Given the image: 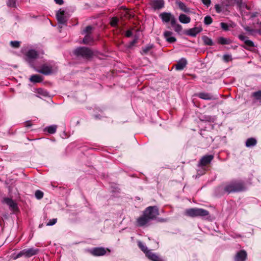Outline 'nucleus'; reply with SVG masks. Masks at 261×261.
I'll use <instances>...</instances> for the list:
<instances>
[{"label": "nucleus", "mask_w": 261, "mask_h": 261, "mask_svg": "<svg viewBox=\"0 0 261 261\" xmlns=\"http://www.w3.org/2000/svg\"><path fill=\"white\" fill-rule=\"evenodd\" d=\"M36 70L43 74L49 75L55 73L58 70V67L55 64L45 63L39 66Z\"/></svg>", "instance_id": "nucleus-1"}, {"label": "nucleus", "mask_w": 261, "mask_h": 261, "mask_svg": "<svg viewBox=\"0 0 261 261\" xmlns=\"http://www.w3.org/2000/svg\"><path fill=\"white\" fill-rule=\"evenodd\" d=\"M245 189L243 184L241 181H233L228 183L225 187L224 190L228 193L238 192Z\"/></svg>", "instance_id": "nucleus-2"}, {"label": "nucleus", "mask_w": 261, "mask_h": 261, "mask_svg": "<svg viewBox=\"0 0 261 261\" xmlns=\"http://www.w3.org/2000/svg\"><path fill=\"white\" fill-rule=\"evenodd\" d=\"M208 214L207 211L199 208H191L185 211V215L191 217H203Z\"/></svg>", "instance_id": "nucleus-3"}, {"label": "nucleus", "mask_w": 261, "mask_h": 261, "mask_svg": "<svg viewBox=\"0 0 261 261\" xmlns=\"http://www.w3.org/2000/svg\"><path fill=\"white\" fill-rule=\"evenodd\" d=\"M138 245L149 259L152 261H162L158 255L153 253L150 250L148 249L147 246L143 244L141 241L138 242Z\"/></svg>", "instance_id": "nucleus-4"}, {"label": "nucleus", "mask_w": 261, "mask_h": 261, "mask_svg": "<svg viewBox=\"0 0 261 261\" xmlns=\"http://www.w3.org/2000/svg\"><path fill=\"white\" fill-rule=\"evenodd\" d=\"M144 214L151 221L156 218L159 215L158 208L156 206H149L143 212Z\"/></svg>", "instance_id": "nucleus-5"}, {"label": "nucleus", "mask_w": 261, "mask_h": 261, "mask_svg": "<svg viewBox=\"0 0 261 261\" xmlns=\"http://www.w3.org/2000/svg\"><path fill=\"white\" fill-rule=\"evenodd\" d=\"M75 54L86 58L90 57L92 55L91 51L86 47H80L75 50Z\"/></svg>", "instance_id": "nucleus-6"}, {"label": "nucleus", "mask_w": 261, "mask_h": 261, "mask_svg": "<svg viewBox=\"0 0 261 261\" xmlns=\"http://www.w3.org/2000/svg\"><path fill=\"white\" fill-rule=\"evenodd\" d=\"M90 252L94 256H101L106 253V250L104 248L95 247L91 249Z\"/></svg>", "instance_id": "nucleus-7"}, {"label": "nucleus", "mask_w": 261, "mask_h": 261, "mask_svg": "<svg viewBox=\"0 0 261 261\" xmlns=\"http://www.w3.org/2000/svg\"><path fill=\"white\" fill-rule=\"evenodd\" d=\"M56 17L60 23L64 24L66 21L65 12L63 9H60L57 13Z\"/></svg>", "instance_id": "nucleus-8"}, {"label": "nucleus", "mask_w": 261, "mask_h": 261, "mask_svg": "<svg viewBox=\"0 0 261 261\" xmlns=\"http://www.w3.org/2000/svg\"><path fill=\"white\" fill-rule=\"evenodd\" d=\"M38 55L37 51L34 49L29 50L26 54L25 60L30 62L32 60L37 58Z\"/></svg>", "instance_id": "nucleus-9"}, {"label": "nucleus", "mask_w": 261, "mask_h": 261, "mask_svg": "<svg viewBox=\"0 0 261 261\" xmlns=\"http://www.w3.org/2000/svg\"><path fill=\"white\" fill-rule=\"evenodd\" d=\"M3 201L9 206L11 210L15 211L17 209L16 203L12 199L5 198L4 199Z\"/></svg>", "instance_id": "nucleus-10"}, {"label": "nucleus", "mask_w": 261, "mask_h": 261, "mask_svg": "<svg viewBox=\"0 0 261 261\" xmlns=\"http://www.w3.org/2000/svg\"><path fill=\"white\" fill-rule=\"evenodd\" d=\"M150 221V220L143 214L142 216L137 219V223L139 226H143L147 225Z\"/></svg>", "instance_id": "nucleus-11"}, {"label": "nucleus", "mask_w": 261, "mask_h": 261, "mask_svg": "<svg viewBox=\"0 0 261 261\" xmlns=\"http://www.w3.org/2000/svg\"><path fill=\"white\" fill-rule=\"evenodd\" d=\"M247 257V252L245 250H241L236 254L235 261H245Z\"/></svg>", "instance_id": "nucleus-12"}, {"label": "nucleus", "mask_w": 261, "mask_h": 261, "mask_svg": "<svg viewBox=\"0 0 261 261\" xmlns=\"http://www.w3.org/2000/svg\"><path fill=\"white\" fill-rule=\"evenodd\" d=\"M213 158L214 156L212 155H205L201 159L198 165L199 166H205L210 163Z\"/></svg>", "instance_id": "nucleus-13"}, {"label": "nucleus", "mask_w": 261, "mask_h": 261, "mask_svg": "<svg viewBox=\"0 0 261 261\" xmlns=\"http://www.w3.org/2000/svg\"><path fill=\"white\" fill-rule=\"evenodd\" d=\"M36 96L39 98L42 97H53V95H51L49 93L45 90L41 88H38L36 90Z\"/></svg>", "instance_id": "nucleus-14"}, {"label": "nucleus", "mask_w": 261, "mask_h": 261, "mask_svg": "<svg viewBox=\"0 0 261 261\" xmlns=\"http://www.w3.org/2000/svg\"><path fill=\"white\" fill-rule=\"evenodd\" d=\"M202 31V29L200 27H195L186 31V34L195 37L197 34L199 33Z\"/></svg>", "instance_id": "nucleus-15"}, {"label": "nucleus", "mask_w": 261, "mask_h": 261, "mask_svg": "<svg viewBox=\"0 0 261 261\" xmlns=\"http://www.w3.org/2000/svg\"><path fill=\"white\" fill-rule=\"evenodd\" d=\"M24 252V256L25 257H30L33 255H36L39 252V250L34 248L23 249Z\"/></svg>", "instance_id": "nucleus-16"}, {"label": "nucleus", "mask_w": 261, "mask_h": 261, "mask_svg": "<svg viewBox=\"0 0 261 261\" xmlns=\"http://www.w3.org/2000/svg\"><path fill=\"white\" fill-rule=\"evenodd\" d=\"M238 37L241 40L244 42L245 45L247 47H253L254 46L253 42L252 41L249 40L248 39L247 37L244 36V35L241 34V35H239Z\"/></svg>", "instance_id": "nucleus-17"}, {"label": "nucleus", "mask_w": 261, "mask_h": 261, "mask_svg": "<svg viewBox=\"0 0 261 261\" xmlns=\"http://www.w3.org/2000/svg\"><path fill=\"white\" fill-rule=\"evenodd\" d=\"M164 6L163 0H154L152 2V6L154 9H160Z\"/></svg>", "instance_id": "nucleus-18"}, {"label": "nucleus", "mask_w": 261, "mask_h": 261, "mask_svg": "<svg viewBox=\"0 0 261 261\" xmlns=\"http://www.w3.org/2000/svg\"><path fill=\"white\" fill-rule=\"evenodd\" d=\"M187 63V61L185 59H180L175 66L176 69L178 70H182L186 66Z\"/></svg>", "instance_id": "nucleus-19"}, {"label": "nucleus", "mask_w": 261, "mask_h": 261, "mask_svg": "<svg viewBox=\"0 0 261 261\" xmlns=\"http://www.w3.org/2000/svg\"><path fill=\"white\" fill-rule=\"evenodd\" d=\"M172 15L170 13H162L160 15V17L162 19L163 21L165 22H168L172 18Z\"/></svg>", "instance_id": "nucleus-20"}, {"label": "nucleus", "mask_w": 261, "mask_h": 261, "mask_svg": "<svg viewBox=\"0 0 261 261\" xmlns=\"http://www.w3.org/2000/svg\"><path fill=\"white\" fill-rule=\"evenodd\" d=\"M30 81L34 83H40L43 81V78L40 75L34 74L30 76Z\"/></svg>", "instance_id": "nucleus-21"}, {"label": "nucleus", "mask_w": 261, "mask_h": 261, "mask_svg": "<svg viewBox=\"0 0 261 261\" xmlns=\"http://www.w3.org/2000/svg\"><path fill=\"white\" fill-rule=\"evenodd\" d=\"M172 33L170 31L165 32L164 35L167 41L169 42H174L176 41V38L174 37L171 36Z\"/></svg>", "instance_id": "nucleus-22"}, {"label": "nucleus", "mask_w": 261, "mask_h": 261, "mask_svg": "<svg viewBox=\"0 0 261 261\" xmlns=\"http://www.w3.org/2000/svg\"><path fill=\"white\" fill-rule=\"evenodd\" d=\"M257 143L256 140L254 138H248L245 143V145L247 147H251L256 145Z\"/></svg>", "instance_id": "nucleus-23"}, {"label": "nucleus", "mask_w": 261, "mask_h": 261, "mask_svg": "<svg viewBox=\"0 0 261 261\" xmlns=\"http://www.w3.org/2000/svg\"><path fill=\"white\" fill-rule=\"evenodd\" d=\"M179 20L181 23H188L191 21V18L185 14H181L179 16Z\"/></svg>", "instance_id": "nucleus-24"}, {"label": "nucleus", "mask_w": 261, "mask_h": 261, "mask_svg": "<svg viewBox=\"0 0 261 261\" xmlns=\"http://www.w3.org/2000/svg\"><path fill=\"white\" fill-rule=\"evenodd\" d=\"M176 4L178 6L180 9L184 12L186 13L190 12V9L186 6L184 3L180 1H176Z\"/></svg>", "instance_id": "nucleus-25"}, {"label": "nucleus", "mask_w": 261, "mask_h": 261, "mask_svg": "<svg viewBox=\"0 0 261 261\" xmlns=\"http://www.w3.org/2000/svg\"><path fill=\"white\" fill-rule=\"evenodd\" d=\"M218 42L221 44H229L232 41L229 38L221 37L218 39Z\"/></svg>", "instance_id": "nucleus-26"}, {"label": "nucleus", "mask_w": 261, "mask_h": 261, "mask_svg": "<svg viewBox=\"0 0 261 261\" xmlns=\"http://www.w3.org/2000/svg\"><path fill=\"white\" fill-rule=\"evenodd\" d=\"M57 126L56 125H53L46 127L45 130H46L49 134H53L56 133Z\"/></svg>", "instance_id": "nucleus-27"}, {"label": "nucleus", "mask_w": 261, "mask_h": 261, "mask_svg": "<svg viewBox=\"0 0 261 261\" xmlns=\"http://www.w3.org/2000/svg\"><path fill=\"white\" fill-rule=\"evenodd\" d=\"M202 40L204 44L207 45H213V42L212 40L207 36H204L202 37Z\"/></svg>", "instance_id": "nucleus-28"}, {"label": "nucleus", "mask_w": 261, "mask_h": 261, "mask_svg": "<svg viewBox=\"0 0 261 261\" xmlns=\"http://www.w3.org/2000/svg\"><path fill=\"white\" fill-rule=\"evenodd\" d=\"M213 19L210 16H206L204 17V22L205 24L208 25L212 23Z\"/></svg>", "instance_id": "nucleus-29"}, {"label": "nucleus", "mask_w": 261, "mask_h": 261, "mask_svg": "<svg viewBox=\"0 0 261 261\" xmlns=\"http://www.w3.org/2000/svg\"><path fill=\"white\" fill-rule=\"evenodd\" d=\"M35 197H36V198L37 199H40L43 196V193L42 191H40V190H37L35 192Z\"/></svg>", "instance_id": "nucleus-30"}, {"label": "nucleus", "mask_w": 261, "mask_h": 261, "mask_svg": "<svg viewBox=\"0 0 261 261\" xmlns=\"http://www.w3.org/2000/svg\"><path fill=\"white\" fill-rule=\"evenodd\" d=\"M11 45L14 48H18L20 45V42L18 41H13L10 42Z\"/></svg>", "instance_id": "nucleus-31"}, {"label": "nucleus", "mask_w": 261, "mask_h": 261, "mask_svg": "<svg viewBox=\"0 0 261 261\" xmlns=\"http://www.w3.org/2000/svg\"><path fill=\"white\" fill-rule=\"evenodd\" d=\"M118 22V19L116 17H113L111 20V24L113 27H115Z\"/></svg>", "instance_id": "nucleus-32"}, {"label": "nucleus", "mask_w": 261, "mask_h": 261, "mask_svg": "<svg viewBox=\"0 0 261 261\" xmlns=\"http://www.w3.org/2000/svg\"><path fill=\"white\" fill-rule=\"evenodd\" d=\"M57 222V219L56 218L52 219L49 220L48 222L46 224L47 226H52L55 224Z\"/></svg>", "instance_id": "nucleus-33"}, {"label": "nucleus", "mask_w": 261, "mask_h": 261, "mask_svg": "<svg viewBox=\"0 0 261 261\" xmlns=\"http://www.w3.org/2000/svg\"><path fill=\"white\" fill-rule=\"evenodd\" d=\"M223 59L225 62H228L231 60V56L229 55H224L223 57Z\"/></svg>", "instance_id": "nucleus-34"}, {"label": "nucleus", "mask_w": 261, "mask_h": 261, "mask_svg": "<svg viewBox=\"0 0 261 261\" xmlns=\"http://www.w3.org/2000/svg\"><path fill=\"white\" fill-rule=\"evenodd\" d=\"M174 30L177 33H179L182 30V27L181 25L177 24L174 26Z\"/></svg>", "instance_id": "nucleus-35"}, {"label": "nucleus", "mask_w": 261, "mask_h": 261, "mask_svg": "<svg viewBox=\"0 0 261 261\" xmlns=\"http://www.w3.org/2000/svg\"><path fill=\"white\" fill-rule=\"evenodd\" d=\"M7 4L9 7H15V0H9L7 3Z\"/></svg>", "instance_id": "nucleus-36"}, {"label": "nucleus", "mask_w": 261, "mask_h": 261, "mask_svg": "<svg viewBox=\"0 0 261 261\" xmlns=\"http://www.w3.org/2000/svg\"><path fill=\"white\" fill-rule=\"evenodd\" d=\"M22 256H24V251L23 250H22V251H21L19 253H18L16 256L14 257V259H16Z\"/></svg>", "instance_id": "nucleus-37"}, {"label": "nucleus", "mask_w": 261, "mask_h": 261, "mask_svg": "<svg viewBox=\"0 0 261 261\" xmlns=\"http://www.w3.org/2000/svg\"><path fill=\"white\" fill-rule=\"evenodd\" d=\"M198 96L199 97V98H210V95H208V94H205V93H200L199 94Z\"/></svg>", "instance_id": "nucleus-38"}, {"label": "nucleus", "mask_w": 261, "mask_h": 261, "mask_svg": "<svg viewBox=\"0 0 261 261\" xmlns=\"http://www.w3.org/2000/svg\"><path fill=\"white\" fill-rule=\"evenodd\" d=\"M220 25L221 28L225 31H227L228 30V25L224 22H221L220 23Z\"/></svg>", "instance_id": "nucleus-39"}, {"label": "nucleus", "mask_w": 261, "mask_h": 261, "mask_svg": "<svg viewBox=\"0 0 261 261\" xmlns=\"http://www.w3.org/2000/svg\"><path fill=\"white\" fill-rule=\"evenodd\" d=\"M252 96L257 98L261 97V90L254 92Z\"/></svg>", "instance_id": "nucleus-40"}, {"label": "nucleus", "mask_w": 261, "mask_h": 261, "mask_svg": "<svg viewBox=\"0 0 261 261\" xmlns=\"http://www.w3.org/2000/svg\"><path fill=\"white\" fill-rule=\"evenodd\" d=\"M203 4H204L205 5H206L207 7H208L211 3V0H201Z\"/></svg>", "instance_id": "nucleus-41"}, {"label": "nucleus", "mask_w": 261, "mask_h": 261, "mask_svg": "<svg viewBox=\"0 0 261 261\" xmlns=\"http://www.w3.org/2000/svg\"><path fill=\"white\" fill-rule=\"evenodd\" d=\"M170 21H171V24H172L173 25L175 26V24H176V20H175V18H174V17L173 16H172V18H171V19L170 20Z\"/></svg>", "instance_id": "nucleus-42"}, {"label": "nucleus", "mask_w": 261, "mask_h": 261, "mask_svg": "<svg viewBox=\"0 0 261 261\" xmlns=\"http://www.w3.org/2000/svg\"><path fill=\"white\" fill-rule=\"evenodd\" d=\"M132 35V32L130 30H128L127 31H126V33H125V36L127 37H130Z\"/></svg>", "instance_id": "nucleus-43"}, {"label": "nucleus", "mask_w": 261, "mask_h": 261, "mask_svg": "<svg viewBox=\"0 0 261 261\" xmlns=\"http://www.w3.org/2000/svg\"><path fill=\"white\" fill-rule=\"evenodd\" d=\"M89 38V36H86L84 38V39H83V42L84 43H88V40Z\"/></svg>", "instance_id": "nucleus-44"}, {"label": "nucleus", "mask_w": 261, "mask_h": 261, "mask_svg": "<svg viewBox=\"0 0 261 261\" xmlns=\"http://www.w3.org/2000/svg\"><path fill=\"white\" fill-rule=\"evenodd\" d=\"M91 29H92L91 27H90V26H88V27H87L86 28V29H85V32H87V33H88V32H90V31L91 30Z\"/></svg>", "instance_id": "nucleus-45"}, {"label": "nucleus", "mask_w": 261, "mask_h": 261, "mask_svg": "<svg viewBox=\"0 0 261 261\" xmlns=\"http://www.w3.org/2000/svg\"><path fill=\"white\" fill-rule=\"evenodd\" d=\"M55 2L57 4H59V5H62L63 3V0H55Z\"/></svg>", "instance_id": "nucleus-46"}, {"label": "nucleus", "mask_w": 261, "mask_h": 261, "mask_svg": "<svg viewBox=\"0 0 261 261\" xmlns=\"http://www.w3.org/2000/svg\"><path fill=\"white\" fill-rule=\"evenodd\" d=\"M215 8H216V10L217 12H220V7H219V6L218 5H216L215 6Z\"/></svg>", "instance_id": "nucleus-47"}, {"label": "nucleus", "mask_w": 261, "mask_h": 261, "mask_svg": "<svg viewBox=\"0 0 261 261\" xmlns=\"http://www.w3.org/2000/svg\"><path fill=\"white\" fill-rule=\"evenodd\" d=\"M150 47H147L143 49V51L145 53H146L147 51H148L150 49Z\"/></svg>", "instance_id": "nucleus-48"}, {"label": "nucleus", "mask_w": 261, "mask_h": 261, "mask_svg": "<svg viewBox=\"0 0 261 261\" xmlns=\"http://www.w3.org/2000/svg\"><path fill=\"white\" fill-rule=\"evenodd\" d=\"M31 125H32V124L30 123V122H26V125H25L26 126L28 127V126H30Z\"/></svg>", "instance_id": "nucleus-49"}, {"label": "nucleus", "mask_w": 261, "mask_h": 261, "mask_svg": "<svg viewBox=\"0 0 261 261\" xmlns=\"http://www.w3.org/2000/svg\"><path fill=\"white\" fill-rule=\"evenodd\" d=\"M136 40H134L133 41L131 42V45H133L134 44L136 43Z\"/></svg>", "instance_id": "nucleus-50"}, {"label": "nucleus", "mask_w": 261, "mask_h": 261, "mask_svg": "<svg viewBox=\"0 0 261 261\" xmlns=\"http://www.w3.org/2000/svg\"><path fill=\"white\" fill-rule=\"evenodd\" d=\"M257 14V13H255L253 14L252 15V17H255V16H256Z\"/></svg>", "instance_id": "nucleus-51"}]
</instances>
